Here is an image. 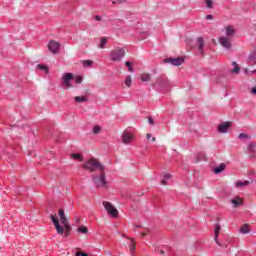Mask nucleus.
I'll return each instance as SVG.
<instances>
[{
    "mask_svg": "<svg viewBox=\"0 0 256 256\" xmlns=\"http://www.w3.org/2000/svg\"><path fill=\"white\" fill-rule=\"evenodd\" d=\"M106 213L110 216V217H117L119 215V211L117 210V208H115V206H113V204H111V202L108 201H104L102 203Z\"/></svg>",
    "mask_w": 256,
    "mask_h": 256,
    "instance_id": "obj_4",
    "label": "nucleus"
},
{
    "mask_svg": "<svg viewBox=\"0 0 256 256\" xmlns=\"http://www.w3.org/2000/svg\"><path fill=\"white\" fill-rule=\"evenodd\" d=\"M84 169H87V171H101L103 173L104 171V167H103V164L99 163V161L95 160V159H91V160H88L86 163H84L83 165Z\"/></svg>",
    "mask_w": 256,
    "mask_h": 256,
    "instance_id": "obj_2",
    "label": "nucleus"
},
{
    "mask_svg": "<svg viewBox=\"0 0 256 256\" xmlns=\"http://www.w3.org/2000/svg\"><path fill=\"white\" fill-rule=\"evenodd\" d=\"M130 251H131V253H135V244H132L130 246Z\"/></svg>",
    "mask_w": 256,
    "mask_h": 256,
    "instance_id": "obj_41",
    "label": "nucleus"
},
{
    "mask_svg": "<svg viewBox=\"0 0 256 256\" xmlns=\"http://www.w3.org/2000/svg\"><path fill=\"white\" fill-rule=\"evenodd\" d=\"M160 253H161V255H164V254H165V252H164L163 250H161Z\"/></svg>",
    "mask_w": 256,
    "mask_h": 256,
    "instance_id": "obj_48",
    "label": "nucleus"
},
{
    "mask_svg": "<svg viewBox=\"0 0 256 256\" xmlns=\"http://www.w3.org/2000/svg\"><path fill=\"white\" fill-rule=\"evenodd\" d=\"M125 65L128 68V71H130V73H133V66L131 65V62L126 61Z\"/></svg>",
    "mask_w": 256,
    "mask_h": 256,
    "instance_id": "obj_37",
    "label": "nucleus"
},
{
    "mask_svg": "<svg viewBox=\"0 0 256 256\" xmlns=\"http://www.w3.org/2000/svg\"><path fill=\"white\" fill-rule=\"evenodd\" d=\"M164 63H169L170 65H173V67H181L183 63H185V59L181 57L177 58H166L164 59Z\"/></svg>",
    "mask_w": 256,
    "mask_h": 256,
    "instance_id": "obj_6",
    "label": "nucleus"
},
{
    "mask_svg": "<svg viewBox=\"0 0 256 256\" xmlns=\"http://www.w3.org/2000/svg\"><path fill=\"white\" fill-rule=\"evenodd\" d=\"M106 45H107V37H102L100 40V49H105Z\"/></svg>",
    "mask_w": 256,
    "mask_h": 256,
    "instance_id": "obj_28",
    "label": "nucleus"
},
{
    "mask_svg": "<svg viewBox=\"0 0 256 256\" xmlns=\"http://www.w3.org/2000/svg\"><path fill=\"white\" fill-rule=\"evenodd\" d=\"M221 231V225L216 224L215 229H214V241L219 245V233Z\"/></svg>",
    "mask_w": 256,
    "mask_h": 256,
    "instance_id": "obj_12",
    "label": "nucleus"
},
{
    "mask_svg": "<svg viewBox=\"0 0 256 256\" xmlns=\"http://www.w3.org/2000/svg\"><path fill=\"white\" fill-rule=\"evenodd\" d=\"M247 63L250 66L256 65V54H250L248 56Z\"/></svg>",
    "mask_w": 256,
    "mask_h": 256,
    "instance_id": "obj_16",
    "label": "nucleus"
},
{
    "mask_svg": "<svg viewBox=\"0 0 256 256\" xmlns=\"http://www.w3.org/2000/svg\"><path fill=\"white\" fill-rule=\"evenodd\" d=\"M231 127V122H224L221 123L218 126V132L219 133H227L229 131V128Z\"/></svg>",
    "mask_w": 256,
    "mask_h": 256,
    "instance_id": "obj_11",
    "label": "nucleus"
},
{
    "mask_svg": "<svg viewBox=\"0 0 256 256\" xmlns=\"http://www.w3.org/2000/svg\"><path fill=\"white\" fill-rule=\"evenodd\" d=\"M197 43H198V50L200 51V53H203V47H205V40L203 39V37H198Z\"/></svg>",
    "mask_w": 256,
    "mask_h": 256,
    "instance_id": "obj_15",
    "label": "nucleus"
},
{
    "mask_svg": "<svg viewBox=\"0 0 256 256\" xmlns=\"http://www.w3.org/2000/svg\"><path fill=\"white\" fill-rule=\"evenodd\" d=\"M125 57V49L116 48L110 52V59L114 62L121 61Z\"/></svg>",
    "mask_w": 256,
    "mask_h": 256,
    "instance_id": "obj_5",
    "label": "nucleus"
},
{
    "mask_svg": "<svg viewBox=\"0 0 256 256\" xmlns=\"http://www.w3.org/2000/svg\"><path fill=\"white\" fill-rule=\"evenodd\" d=\"M62 79L63 85L66 86V89H71V87H73V84H71V81H73V74L65 73Z\"/></svg>",
    "mask_w": 256,
    "mask_h": 256,
    "instance_id": "obj_8",
    "label": "nucleus"
},
{
    "mask_svg": "<svg viewBox=\"0 0 256 256\" xmlns=\"http://www.w3.org/2000/svg\"><path fill=\"white\" fill-rule=\"evenodd\" d=\"M235 35V29L233 26L226 27V38L231 39Z\"/></svg>",
    "mask_w": 256,
    "mask_h": 256,
    "instance_id": "obj_14",
    "label": "nucleus"
},
{
    "mask_svg": "<svg viewBox=\"0 0 256 256\" xmlns=\"http://www.w3.org/2000/svg\"><path fill=\"white\" fill-rule=\"evenodd\" d=\"M131 242H132V243H135V240L131 239Z\"/></svg>",
    "mask_w": 256,
    "mask_h": 256,
    "instance_id": "obj_49",
    "label": "nucleus"
},
{
    "mask_svg": "<svg viewBox=\"0 0 256 256\" xmlns=\"http://www.w3.org/2000/svg\"><path fill=\"white\" fill-rule=\"evenodd\" d=\"M95 20H96V21H101V16L96 15V16H95Z\"/></svg>",
    "mask_w": 256,
    "mask_h": 256,
    "instance_id": "obj_44",
    "label": "nucleus"
},
{
    "mask_svg": "<svg viewBox=\"0 0 256 256\" xmlns=\"http://www.w3.org/2000/svg\"><path fill=\"white\" fill-rule=\"evenodd\" d=\"M60 47H61V44L55 40H51L48 43V50L52 52L53 55H57V53H59Z\"/></svg>",
    "mask_w": 256,
    "mask_h": 256,
    "instance_id": "obj_7",
    "label": "nucleus"
},
{
    "mask_svg": "<svg viewBox=\"0 0 256 256\" xmlns=\"http://www.w3.org/2000/svg\"><path fill=\"white\" fill-rule=\"evenodd\" d=\"M168 82H167V78L165 76H161L159 79H158V82H157V85H160V87H165L167 86Z\"/></svg>",
    "mask_w": 256,
    "mask_h": 256,
    "instance_id": "obj_17",
    "label": "nucleus"
},
{
    "mask_svg": "<svg viewBox=\"0 0 256 256\" xmlns=\"http://www.w3.org/2000/svg\"><path fill=\"white\" fill-rule=\"evenodd\" d=\"M73 81H75L76 85L83 83V78L80 76L73 77Z\"/></svg>",
    "mask_w": 256,
    "mask_h": 256,
    "instance_id": "obj_32",
    "label": "nucleus"
},
{
    "mask_svg": "<svg viewBox=\"0 0 256 256\" xmlns=\"http://www.w3.org/2000/svg\"><path fill=\"white\" fill-rule=\"evenodd\" d=\"M206 3L207 9H213V0H204Z\"/></svg>",
    "mask_w": 256,
    "mask_h": 256,
    "instance_id": "obj_33",
    "label": "nucleus"
},
{
    "mask_svg": "<svg viewBox=\"0 0 256 256\" xmlns=\"http://www.w3.org/2000/svg\"><path fill=\"white\" fill-rule=\"evenodd\" d=\"M248 184H249V181H238L236 182V187L239 189L241 187H247Z\"/></svg>",
    "mask_w": 256,
    "mask_h": 256,
    "instance_id": "obj_24",
    "label": "nucleus"
},
{
    "mask_svg": "<svg viewBox=\"0 0 256 256\" xmlns=\"http://www.w3.org/2000/svg\"><path fill=\"white\" fill-rule=\"evenodd\" d=\"M244 73L246 74V75H255V73H256V70H251V71H249V69H244Z\"/></svg>",
    "mask_w": 256,
    "mask_h": 256,
    "instance_id": "obj_38",
    "label": "nucleus"
},
{
    "mask_svg": "<svg viewBox=\"0 0 256 256\" xmlns=\"http://www.w3.org/2000/svg\"><path fill=\"white\" fill-rule=\"evenodd\" d=\"M142 237H145V233H142Z\"/></svg>",
    "mask_w": 256,
    "mask_h": 256,
    "instance_id": "obj_50",
    "label": "nucleus"
},
{
    "mask_svg": "<svg viewBox=\"0 0 256 256\" xmlns=\"http://www.w3.org/2000/svg\"><path fill=\"white\" fill-rule=\"evenodd\" d=\"M148 123H149L150 125H153V120H152V118H149V119H148Z\"/></svg>",
    "mask_w": 256,
    "mask_h": 256,
    "instance_id": "obj_45",
    "label": "nucleus"
},
{
    "mask_svg": "<svg viewBox=\"0 0 256 256\" xmlns=\"http://www.w3.org/2000/svg\"><path fill=\"white\" fill-rule=\"evenodd\" d=\"M206 19H207V20L213 19V15H211V14L206 15Z\"/></svg>",
    "mask_w": 256,
    "mask_h": 256,
    "instance_id": "obj_43",
    "label": "nucleus"
},
{
    "mask_svg": "<svg viewBox=\"0 0 256 256\" xmlns=\"http://www.w3.org/2000/svg\"><path fill=\"white\" fill-rule=\"evenodd\" d=\"M146 138H147V139H151V134H147V135H146Z\"/></svg>",
    "mask_w": 256,
    "mask_h": 256,
    "instance_id": "obj_47",
    "label": "nucleus"
},
{
    "mask_svg": "<svg viewBox=\"0 0 256 256\" xmlns=\"http://www.w3.org/2000/svg\"><path fill=\"white\" fill-rule=\"evenodd\" d=\"M93 133H94V135H99V133H101V127L100 126H94L93 127Z\"/></svg>",
    "mask_w": 256,
    "mask_h": 256,
    "instance_id": "obj_35",
    "label": "nucleus"
},
{
    "mask_svg": "<svg viewBox=\"0 0 256 256\" xmlns=\"http://www.w3.org/2000/svg\"><path fill=\"white\" fill-rule=\"evenodd\" d=\"M231 203L233 207H239V205H243V200L241 198L232 199Z\"/></svg>",
    "mask_w": 256,
    "mask_h": 256,
    "instance_id": "obj_20",
    "label": "nucleus"
},
{
    "mask_svg": "<svg viewBox=\"0 0 256 256\" xmlns=\"http://www.w3.org/2000/svg\"><path fill=\"white\" fill-rule=\"evenodd\" d=\"M78 233H83L84 235L89 233V229H87V227L82 226L78 228Z\"/></svg>",
    "mask_w": 256,
    "mask_h": 256,
    "instance_id": "obj_30",
    "label": "nucleus"
},
{
    "mask_svg": "<svg viewBox=\"0 0 256 256\" xmlns=\"http://www.w3.org/2000/svg\"><path fill=\"white\" fill-rule=\"evenodd\" d=\"M198 160L207 161V157L205 156V153L201 152L200 154H198Z\"/></svg>",
    "mask_w": 256,
    "mask_h": 256,
    "instance_id": "obj_36",
    "label": "nucleus"
},
{
    "mask_svg": "<svg viewBox=\"0 0 256 256\" xmlns=\"http://www.w3.org/2000/svg\"><path fill=\"white\" fill-rule=\"evenodd\" d=\"M92 181L96 187H107V178L105 173H101L99 175H92Z\"/></svg>",
    "mask_w": 256,
    "mask_h": 256,
    "instance_id": "obj_3",
    "label": "nucleus"
},
{
    "mask_svg": "<svg viewBox=\"0 0 256 256\" xmlns=\"http://www.w3.org/2000/svg\"><path fill=\"white\" fill-rule=\"evenodd\" d=\"M132 83H133V79L131 78V75L126 76V79H125L126 87H131Z\"/></svg>",
    "mask_w": 256,
    "mask_h": 256,
    "instance_id": "obj_26",
    "label": "nucleus"
},
{
    "mask_svg": "<svg viewBox=\"0 0 256 256\" xmlns=\"http://www.w3.org/2000/svg\"><path fill=\"white\" fill-rule=\"evenodd\" d=\"M219 43L224 49H231V38H227L225 36H222L219 38Z\"/></svg>",
    "mask_w": 256,
    "mask_h": 256,
    "instance_id": "obj_9",
    "label": "nucleus"
},
{
    "mask_svg": "<svg viewBox=\"0 0 256 256\" xmlns=\"http://www.w3.org/2000/svg\"><path fill=\"white\" fill-rule=\"evenodd\" d=\"M71 157L73 159H76L77 161H83V156L81 154H71Z\"/></svg>",
    "mask_w": 256,
    "mask_h": 256,
    "instance_id": "obj_31",
    "label": "nucleus"
},
{
    "mask_svg": "<svg viewBox=\"0 0 256 256\" xmlns=\"http://www.w3.org/2000/svg\"><path fill=\"white\" fill-rule=\"evenodd\" d=\"M232 66L234 67L232 70H230V73L237 74L239 71H241V68H239V64L237 62H232Z\"/></svg>",
    "mask_w": 256,
    "mask_h": 256,
    "instance_id": "obj_19",
    "label": "nucleus"
},
{
    "mask_svg": "<svg viewBox=\"0 0 256 256\" xmlns=\"http://www.w3.org/2000/svg\"><path fill=\"white\" fill-rule=\"evenodd\" d=\"M251 94H252V95H256V87H254V88L251 89Z\"/></svg>",
    "mask_w": 256,
    "mask_h": 256,
    "instance_id": "obj_42",
    "label": "nucleus"
},
{
    "mask_svg": "<svg viewBox=\"0 0 256 256\" xmlns=\"http://www.w3.org/2000/svg\"><path fill=\"white\" fill-rule=\"evenodd\" d=\"M256 145L255 143L251 142L248 144V152L249 153H255Z\"/></svg>",
    "mask_w": 256,
    "mask_h": 256,
    "instance_id": "obj_27",
    "label": "nucleus"
},
{
    "mask_svg": "<svg viewBox=\"0 0 256 256\" xmlns=\"http://www.w3.org/2000/svg\"><path fill=\"white\" fill-rule=\"evenodd\" d=\"M58 215L60 217V223H67L69 221V219H67V216H65V210L60 209L58 212Z\"/></svg>",
    "mask_w": 256,
    "mask_h": 256,
    "instance_id": "obj_13",
    "label": "nucleus"
},
{
    "mask_svg": "<svg viewBox=\"0 0 256 256\" xmlns=\"http://www.w3.org/2000/svg\"><path fill=\"white\" fill-rule=\"evenodd\" d=\"M133 141V134L129 132H123L122 134V142L125 143V145H129Z\"/></svg>",
    "mask_w": 256,
    "mask_h": 256,
    "instance_id": "obj_10",
    "label": "nucleus"
},
{
    "mask_svg": "<svg viewBox=\"0 0 256 256\" xmlns=\"http://www.w3.org/2000/svg\"><path fill=\"white\" fill-rule=\"evenodd\" d=\"M247 137L248 136L245 133H240L239 136H238L239 139H247Z\"/></svg>",
    "mask_w": 256,
    "mask_h": 256,
    "instance_id": "obj_39",
    "label": "nucleus"
},
{
    "mask_svg": "<svg viewBox=\"0 0 256 256\" xmlns=\"http://www.w3.org/2000/svg\"><path fill=\"white\" fill-rule=\"evenodd\" d=\"M152 141H155V137L152 138Z\"/></svg>",
    "mask_w": 256,
    "mask_h": 256,
    "instance_id": "obj_51",
    "label": "nucleus"
},
{
    "mask_svg": "<svg viewBox=\"0 0 256 256\" xmlns=\"http://www.w3.org/2000/svg\"><path fill=\"white\" fill-rule=\"evenodd\" d=\"M240 233H243V235H247V233H249V226L247 224H244L240 228Z\"/></svg>",
    "mask_w": 256,
    "mask_h": 256,
    "instance_id": "obj_25",
    "label": "nucleus"
},
{
    "mask_svg": "<svg viewBox=\"0 0 256 256\" xmlns=\"http://www.w3.org/2000/svg\"><path fill=\"white\" fill-rule=\"evenodd\" d=\"M37 69H40L41 71H45L46 73L49 72V67H47V65L38 64Z\"/></svg>",
    "mask_w": 256,
    "mask_h": 256,
    "instance_id": "obj_29",
    "label": "nucleus"
},
{
    "mask_svg": "<svg viewBox=\"0 0 256 256\" xmlns=\"http://www.w3.org/2000/svg\"><path fill=\"white\" fill-rule=\"evenodd\" d=\"M76 256H89V254H87L85 252H77Z\"/></svg>",
    "mask_w": 256,
    "mask_h": 256,
    "instance_id": "obj_40",
    "label": "nucleus"
},
{
    "mask_svg": "<svg viewBox=\"0 0 256 256\" xmlns=\"http://www.w3.org/2000/svg\"><path fill=\"white\" fill-rule=\"evenodd\" d=\"M74 219H75V223H76L77 225H79V218H78V217H75Z\"/></svg>",
    "mask_w": 256,
    "mask_h": 256,
    "instance_id": "obj_46",
    "label": "nucleus"
},
{
    "mask_svg": "<svg viewBox=\"0 0 256 256\" xmlns=\"http://www.w3.org/2000/svg\"><path fill=\"white\" fill-rule=\"evenodd\" d=\"M223 171H225V164H220L218 167L214 168L213 172L216 175H219V173H223Z\"/></svg>",
    "mask_w": 256,
    "mask_h": 256,
    "instance_id": "obj_18",
    "label": "nucleus"
},
{
    "mask_svg": "<svg viewBox=\"0 0 256 256\" xmlns=\"http://www.w3.org/2000/svg\"><path fill=\"white\" fill-rule=\"evenodd\" d=\"M82 65H83L84 67H91V65H93V61H91V60H84V61L82 62Z\"/></svg>",
    "mask_w": 256,
    "mask_h": 256,
    "instance_id": "obj_34",
    "label": "nucleus"
},
{
    "mask_svg": "<svg viewBox=\"0 0 256 256\" xmlns=\"http://www.w3.org/2000/svg\"><path fill=\"white\" fill-rule=\"evenodd\" d=\"M169 179H171V174H164L163 179L161 180V185H167Z\"/></svg>",
    "mask_w": 256,
    "mask_h": 256,
    "instance_id": "obj_23",
    "label": "nucleus"
},
{
    "mask_svg": "<svg viewBox=\"0 0 256 256\" xmlns=\"http://www.w3.org/2000/svg\"><path fill=\"white\" fill-rule=\"evenodd\" d=\"M74 101H76V103H85L87 101V97H85V96H76L74 98Z\"/></svg>",
    "mask_w": 256,
    "mask_h": 256,
    "instance_id": "obj_22",
    "label": "nucleus"
},
{
    "mask_svg": "<svg viewBox=\"0 0 256 256\" xmlns=\"http://www.w3.org/2000/svg\"><path fill=\"white\" fill-rule=\"evenodd\" d=\"M140 79L144 83H147L148 81H151V74H141Z\"/></svg>",
    "mask_w": 256,
    "mask_h": 256,
    "instance_id": "obj_21",
    "label": "nucleus"
},
{
    "mask_svg": "<svg viewBox=\"0 0 256 256\" xmlns=\"http://www.w3.org/2000/svg\"><path fill=\"white\" fill-rule=\"evenodd\" d=\"M50 217L58 235H63V233H65V237H69V235H71V225H69V221L62 223L63 226H61L57 216L51 214Z\"/></svg>",
    "mask_w": 256,
    "mask_h": 256,
    "instance_id": "obj_1",
    "label": "nucleus"
}]
</instances>
